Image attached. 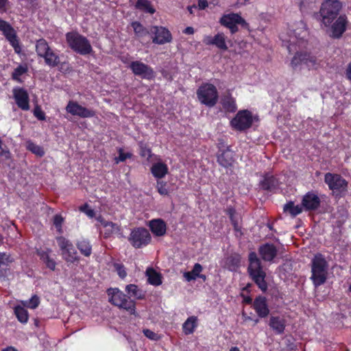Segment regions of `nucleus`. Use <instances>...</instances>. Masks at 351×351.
Wrapping results in <instances>:
<instances>
[{
	"instance_id": "obj_61",
	"label": "nucleus",
	"mask_w": 351,
	"mask_h": 351,
	"mask_svg": "<svg viewBox=\"0 0 351 351\" xmlns=\"http://www.w3.org/2000/svg\"><path fill=\"white\" fill-rule=\"evenodd\" d=\"M287 341L289 342V343H287V347L290 350H294L295 349V346L293 343H291L289 340Z\"/></svg>"
},
{
	"instance_id": "obj_31",
	"label": "nucleus",
	"mask_w": 351,
	"mask_h": 351,
	"mask_svg": "<svg viewBox=\"0 0 351 351\" xmlns=\"http://www.w3.org/2000/svg\"><path fill=\"white\" fill-rule=\"evenodd\" d=\"M43 58H44L45 64L50 67H56L60 62L59 55L51 49Z\"/></svg>"
},
{
	"instance_id": "obj_63",
	"label": "nucleus",
	"mask_w": 351,
	"mask_h": 351,
	"mask_svg": "<svg viewBox=\"0 0 351 351\" xmlns=\"http://www.w3.org/2000/svg\"><path fill=\"white\" fill-rule=\"evenodd\" d=\"M197 278L202 279L203 281H206V276L204 274H201L200 273H199Z\"/></svg>"
},
{
	"instance_id": "obj_23",
	"label": "nucleus",
	"mask_w": 351,
	"mask_h": 351,
	"mask_svg": "<svg viewBox=\"0 0 351 351\" xmlns=\"http://www.w3.org/2000/svg\"><path fill=\"white\" fill-rule=\"evenodd\" d=\"M152 232L156 237H162L167 232V224L162 219H152L149 223Z\"/></svg>"
},
{
	"instance_id": "obj_19",
	"label": "nucleus",
	"mask_w": 351,
	"mask_h": 351,
	"mask_svg": "<svg viewBox=\"0 0 351 351\" xmlns=\"http://www.w3.org/2000/svg\"><path fill=\"white\" fill-rule=\"evenodd\" d=\"M321 199L314 191L307 192L302 197L301 205L306 211H315L320 206Z\"/></svg>"
},
{
	"instance_id": "obj_9",
	"label": "nucleus",
	"mask_w": 351,
	"mask_h": 351,
	"mask_svg": "<svg viewBox=\"0 0 351 351\" xmlns=\"http://www.w3.org/2000/svg\"><path fill=\"white\" fill-rule=\"evenodd\" d=\"M128 240L133 247L139 249L147 246L151 243L152 236L149 230L145 228L137 227L131 230Z\"/></svg>"
},
{
	"instance_id": "obj_5",
	"label": "nucleus",
	"mask_w": 351,
	"mask_h": 351,
	"mask_svg": "<svg viewBox=\"0 0 351 351\" xmlns=\"http://www.w3.org/2000/svg\"><path fill=\"white\" fill-rule=\"evenodd\" d=\"M65 37L68 46L74 52L82 56L89 55L93 52L90 40L79 32H67Z\"/></svg>"
},
{
	"instance_id": "obj_52",
	"label": "nucleus",
	"mask_w": 351,
	"mask_h": 351,
	"mask_svg": "<svg viewBox=\"0 0 351 351\" xmlns=\"http://www.w3.org/2000/svg\"><path fill=\"white\" fill-rule=\"evenodd\" d=\"M80 210L86 213V215L90 217H93L95 215V211L93 209L88 208V204H84L80 207Z\"/></svg>"
},
{
	"instance_id": "obj_57",
	"label": "nucleus",
	"mask_w": 351,
	"mask_h": 351,
	"mask_svg": "<svg viewBox=\"0 0 351 351\" xmlns=\"http://www.w3.org/2000/svg\"><path fill=\"white\" fill-rule=\"evenodd\" d=\"M183 32L186 34H193L194 33V29L192 27H187L184 29Z\"/></svg>"
},
{
	"instance_id": "obj_25",
	"label": "nucleus",
	"mask_w": 351,
	"mask_h": 351,
	"mask_svg": "<svg viewBox=\"0 0 351 351\" xmlns=\"http://www.w3.org/2000/svg\"><path fill=\"white\" fill-rule=\"evenodd\" d=\"M241 255L237 253L231 254L225 259V267L230 271H236L241 265Z\"/></svg>"
},
{
	"instance_id": "obj_38",
	"label": "nucleus",
	"mask_w": 351,
	"mask_h": 351,
	"mask_svg": "<svg viewBox=\"0 0 351 351\" xmlns=\"http://www.w3.org/2000/svg\"><path fill=\"white\" fill-rule=\"evenodd\" d=\"M135 35L138 38H142L149 34V32L140 22L134 21L131 23Z\"/></svg>"
},
{
	"instance_id": "obj_46",
	"label": "nucleus",
	"mask_w": 351,
	"mask_h": 351,
	"mask_svg": "<svg viewBox=\"0 0 351 351\" xmlns=\"http://www.w3.org/2000/svg\"><path fill=\"white\" fill-rule=\"evenodd\" d=\"M119 156L115 157L114 161L116 164H119L121 162H124L127 158H130L132 156V154L128 152L124 153L122 148H119L118 150Z\"/></svg>"
},
{
	"instance_id": "obj_11",
	"label": "nucleus",
	"mask_w": 351,
	"mask_h": 351,
	"mask_svg": "<svg viewBox=\"0 0 351 351\" xmlns=\"http://www.w3.org/2000/svg\"><path fill=\"white\" fill-rule=\"evenodd\" d=\"M56 241L61 250L64 260L69 263H74L79 261L77 252L73 243L62 236L57 237Z\"/></svg>"
},
{
	"instance_id": "obj_7",
	"label": "nucleus",
	"mask_w": 351,
	"mask_h": 351,
	"mask_svg": "<svg viewBox=\"0 0 351 351\" xmlns=\"http://www.w3.org/2000/svg\"><path fill=\"white\" fill-rule=\"evenodd\" d=\"M197 96L201 104L212 108L216 105L219 95L217 88L212 84H202L197 90Z\"/></svg>"
},
{
	"instance_id": "obj_35",
	"label": "nucleus",
	"mask_w": 351,
	"mask_h": 351,
	"mask_svg": "<svg viewBox=\"0 0 351 351\" xmlns=\"http://www.w3.org/2000/svg\"><path fill=\"white\" fill-rule=\"evenodd\" d=\"M203 269L202 266L199 263H195L191 271H187L184 273V277L186 280L191 282L197 278L199 273Z\"/></svg>"
},
{
	"instance_id": "obj_59",
	"label": "nucleus",
	"mask_w": 351,
	"mask_h": 351,
	"mask_svg": "<svg viewBox=\"0 0 351 351\" xmlns=\"http://www.w3.org/2000/svg\"><path fill=\"white\" fill-rule=\"evenodd\" d=\"M250 0H237V5L238 6L245 5Z\"/></svg>"
},
{
	"instance_id": "obj_21",
	"label": "nucleus",
	"mask_w": 351,
	"mask_h": 351,
	"mask_svg": "<svg viewBox=\"0 0 351 351\" xmlns=\"http://www.w3.org/2000/svg\"><path fill=\"white\" fill-rule=\"evenodd\" d=\"M253 308L259 317L264 318L269 314L267 299L264 296L259 295L254 299Z\"/></svg>"
},
{
	"instance_id": "obj_4",
	"label": "nucleus",
	"mask_w": 351,
	"mask_h": 351,
	"mask_svg": "<svg viewBox=\"0 0 351 351\" xmlns=\"http://www.w3.org/2000/svg\"><path fill=\"white\" fill-rule=\"evenodd\" d=\"M311 276L310 279L315 288L324 285L327 279L328 264L321 254L315 255L311 262Z\"/></svg>"
},
{
	"instance_id": "obj_16",
	"label": "nucleus",
	"mask_w": 351,
	"mask_h": 351,
	"mask_svg": "<svg viewBox=\"0 0 351 351\" xmlns=\"http://www.w3.org/2000/svg\"><path fill=\"white\" fill-rule=\"evenodd\" d=\"M150 32L154 35L152 42L158 45H164L170 43L172 40L171 32L162 26H153Z\"/></svg>"
},
{
	"instance_id": "obj_62",
	"label": "nucleus",
	"mask_w": 351,
	"mask_h": 351,
	"mask_svg": "<svg viewBox=\"0 0 351 351\" xmlns=\"http://www.w3.org/2000/svg\"><path fill=\"white\" fill-rule=\"evenodd\" d=\"M143 156H145L146 155H148L149 156H150L151 155V150L149 149H145L144 151H143V153L142 154Z\"/></svg>"
},
{
	"instance_id": "obj_29",
	"label": "nucleus",
	"mask_w": 351,
	"mask_h": 351,
	"mask_svg": "<svg viewBox=\"0 0 351 351\" xmlns=\"http://www.w3.org/2000/svg\"><path fill=\"white\" fill-rule=\"evenodd\" d=\"M197 326V317L196 316H191L182 324V330L185 335H191L193 333Z\"/></svg>"
},
{
	"instance_id": "obj_34",
	"label": "nucleus",
	"mask_w": 351,
	"mask_h": 351,
	"mask_svg": "<svg viewBox=\"0 0 351 351\" xmlns=\"http://www.w3.org/2000/svg\"><path fill=\"white\" fill-rule=\"evenodd\" d=\"M51 49L47 40L44 38L38 39L36 43V51L37 55L43 58Z\"/></svg>"
},
{
	"instance_id": "obj_32",
	"label": "nucleus",
	"mask_w": 351,
	"mask_h": 351,
	"mask_svg": "<svg viewBox=\"0 0 351 351\" xmlns=\"http://www.w3.org/2000/svg\"><path fill=\"white\" fill-rule=\"evenodd\" d=\"M303 208L300 205H295L294 202L292 201L288 202L283 206V211L285 213H288L292 216L295 217L302 212Z\"/></svg>"
},
{
	"instance_id": "obj_55",
	"label": "nucleus",
	"mask_w": 351,
	"mask_h": 351,
	"mask_svg": "<svg viewBox=\"0 0 351 351\" xmlns=\"http://www.w3.org/2000/svg\"><path fill=\"white\" fill-rule=\"evenodd\" d=\"M207 0H198V8L199 10H204L208 7Z\"/></svg>"
},
{
	"instance_id": "obj_6",
	"label": "nucleus",
	"mask_w": 351,
	"mask_h": 351,
	"mask_svg": "<svg viewBox=\"0 0 351 351\" xmlns=\"http://www.w3.org/2000/svg\"><path fill=\"white\" fill-rule=\"evenodd\" d=\"M108 301L112 304L123 308L131 315H136L135 302L117 288H110L107 290Z\"/></svg>"
},
{
	"instance_id": "obj_51",
	"label": "nucleus",
	"mask_w": 351,
	"mask_h": 351,
	"mask_svg": "<svg viewBox=\"0 0 351 351\" xmlns=\"http://www.w3.org/2000/svg\"><path fill=\"white\" fill-rule=\"evenodd\" d=\"M34 115L40 121H44L46 119L45 112L39 106H36L34 109Z\"/></svg>"
},
{
	"instance_id": "obj_26",
	"label": "nucleus",
	"mask_w": 351,
	"mask_h": 351,
	"mask_svg": "<svg viewBox=\"0 0 351 351\" xmlns=\"http://www.w3.org/2000/svg\"><path fill=\"white\" fill-rule=\"evenodd\" d=\"M225 212L228 215L234 231L241 234V227L239 225L240 216L237 213L235 208L232 206H229L226 208Z\"/></svg>"
},
{
	"instance_id": "obj_42",
	"label": "nucleus",
	"mask_w": 351,
	"mask_h": 351,
	"mask_svg": "<svg viewBox=\"0 0 351 351\" xmlns=\"http://www.w3.org/2000/svg\"><path fill=\"white\" fill-rule=\"evenodd\" d=\"M40 258L45 263L47 267L52 271L55 270L56 263L47 253L43 252L40 256Z\"/></svg>"
},
{
	"instance_id": "obj_17",
	"label": "nucleus",
	"mask_w": 351,
	"mask_h": 351,
	"mask_svg": "<svg viewBox=\"0 0 351 351\" xmlns=\"http://www.w3.org/2000/svg\"><path fill=\"white\" fill-rule=\"evenodd\" d=\"M12 93L17 106L23 110H29V97L27 91L23 88L16 86L12 89Z\"/></svg>"
},
{
	"instance_id": "obj_22",
	"label": "nucleus",
	"mask_w": 351,
	"mask_h": 351,
	"mask_svg": "<svg viewBox=\"0 0 351 351\" xmlns=\"http://www.w3.org/2000/svg\"><path fill=\"white\" fill-rule=\"evenodd\" d=\"M217 161L221 167L225 168H229L232 166L234 162L233 154L229 147L219 151V154L217 156Z\"/></svg>"
},
{
	"instance_id": "obj_18",
	"label": "nucleus",
	"mask_w": 351,
	"mask_h": 351,
	"mask_svg": "<svg viewBox=\"0 0 351 351\" xmlns=\"http://www.w3.org/2000/svg\"><path fill=\"white\" fill-rule=\"evenodd\" d=\"M280 182L278 179L269 172L261 176L258 186L261 189L274 193L278 189Z\"/></svg>"
},
{
	"instance_id": "obj_20",
	"label": "nucleus",
	"mask_w": 351,
	"mask_h": 351,
	"mask_svg": "<svg viewBox=\"0 0 351 351\" xmlns=\"http://www.w3.org/2000/svg\"><path fill=\"white\" fill-rule=\"evenodd\" d=\"M208 45H215L222 51H226L228 46L226 43V36L223 33H218L215 36H206L203 40Z\"/></svg>"
},
{
	"instance_id": "obj_53",
	"label": "nucleus",
	"mask_w": 351,
	"mask_h": 351,
	"mask_svg": "<svg viewBox=\"0 0 351 351\" xmlns=\"http://www.w3.org/2000/svg\"><path fill=\"white\" fill-rule=\"evenodd\" d=\"M143 332L144 335L151 340H158V335L149 329H143Z\"/></svg>"
},
{
	"instance_id": "obj_33",
	"label": "nucleus",
	"mask_w": 351,
	"mask_h": 351,
	"mask_svg": "<svg viewBox=\"0 0 351 351\" xmlns=\"http://www.w3.org/2000/svg\"><path fill=\"white\" fill-rule=\"evenodd\" d=\"M146 274L147 276V281L150 285L158 286L162 284L161 275L156 272L154 269H147Z\"/></svg>"
},
{
	"instance_id": "obj_27",
	"label": "nucleus",
	"mask_w": 351,
	"mask_h": 351,
	"mask_svg": "<svg viewBox=\"0 0 351 351\" xmlns=\"http://www.w3.org/2000/svg\"><path fill=\"white\" fill-rule=\"evenodd\" d=\"M168 167L162 162L154 163L151 167V172L154 178L160 180L168 173Z\"/></svg>"
},
{
	"instance_id": "obj_30",
	"label": "nucleus",
	"mask_w": 351,
	"mask_h": 351,
	"mask_svg": "<svg viewBox=\"0 0 351 351\" xmlns=\"http://www.w3.org/2000/svg\"><path fill=\"white\" fill-rule=\"evenodd\" d=\"M76 246L80 253L86 257L90 256L92 254V245L88 239H82L77 241Z\"/></svg>"
},
{
	"instance_id": "obj_15",
	"label": "nucleus",
	"mask_w": 351,
	"mask_h": 351,
	"mask_svg": "<svg viewBox=\"0 0 351 351\" xmlns=\"http://www.w3.org/2000/svg\"><path fill=\"white\" fill-rule=\"evenodd\" d=\"M65 110L68 113L80 118H91L95 116V112L93 110L84 107L74 101H69Z\"/></svg>"
},
{
	"instance_id": "obj_13",
	"label": "nucleus",
	"mask_w": 351,
	"mask_h": 351,
	"mask_svg": "<svg viewBox=\"0 0 351 351\" xmlns=\"http://www.w3.org/2000/svg\"><path fill=\"white\" fill-rule=\"evenodd\" d=\"M324 182L332 191L341 193L347 191L348 182L339 174L326 173Z\"/></svg>"
},
{
	"instance_id": "obj_43",
	"label": "nucleus",
	"mask_w": 351,
	"mask_h": 351,
	"mask_svg": "<svg viewBox=\"0 0 351 351\" xmlns=\"http://www.w3.org/2000/svg\"><path fill=\"white\" fill-rule=\"evenodd\" d=\"M167 182L162 180H157L156 188L158 193L161 195H168L169 192L167 188Z\"/></svg>"
},
{
	"instance_id": "obj_41",
	"label": "nucleus",
	"mask_w": 351,
	"mask_h": 351,
	"mask_svg": "<svg viewBox=\"0 0 351 351\" xmlns=\"http://www.w3.org/2000/svg\"><path fill=\"white\" fill-rule=\"evenodd\" d=\"M27 149L40 157H42L45 155V151L43 148L40 145L33 143L32 141H29L27 142Z\"/></svg>"
},
{
	"instance_id": "obj_14",
	"label": "nucleus",
	"mask_w": 351,
	"mask_h": 351,
	"mask_svg": "<svg viewBox=\"0 0 351 351\" xmlns=\"http://www.w3.org/2000/svg\"><path fill=\"white\" fill-rule=\"evenodd\" d=\"M128 67L135 75L143 79L152 80L155 77L154 69L141 61H132Z\"/></svg>"
},
{
	"instance_id": "obj_50",
	"label": "nucleus",
	"mask_w": 351,
	"mask_h": 351,
	"mask_svg": "<svg viewBox=\"0 0 351 351\" xmlns=\"http://www.w3.org/2000/svg\"><path fill=\"white\" fill-rule=\"evenodd\" d=\"M114 267L121 278H124L127 276L125 268L123 264L115 263Z\"/></svg>"
},
{
	"instance_id": "obj_1",
	"label": "nucleus",
	"mask_w": 351,
	"mask_h": 351,
	"mask_svg": "<svg viewBox=\"0 0 351 351\" xmlns=\"http://www.w3.org/2000/svg\"><path fill=\"white\" fill-rule=\"evenodd\" d=\"M288 40H283L287 45V49L291 53L296 51L293 57L291 65L293 69L300 66H305L308 69H317L319 61L317 58L311 53L303 51L308 45V32L306 25L302 20H300L289 27Z\"/></svg>"
},
{
	"instance_id": "obj_54",
	"label": "nucleus",
	"mask_w": 351,
	"mask_h": 351,
	"mask_svg": "<svg viewBox=\"0 0 351 351\" xmlns=\"http://www.w3.org/2000/svg\"><path fill=\"white\" fill-rule=\"evenodd\" d=\"M106 232H104V237L108 238L109 237L112 233L116 232L119 233V232H117V230L112 228V227H108L106 228Z\"/></svg>"
},
{
	"instance_id": "obj_44",
	"label": "nucleus",
	"mask_w": 351,
	"mask_h": 351,
	"mask_svg": "<svg viewBox=\"0 0 351 351\" xmlns=\"http://www.w3.org/2000/svg\"><path fill=\"white\" fill-rule=\"evenodd\" d=\"M64 222V218L60 214H56L54 215L53 219V223L54 226L56 228L57 232L59 234L62 233V223Z\"/></svg>"
},
{
	"instance_id": "obj_47",
	"label": "nucleus",
	"mask_w": 351,
	"mask_h": 351,
	"mask_svg": "<svg viewBox=\"0 0 351 351\" xmlns=\"http://www.w3.org/2000/svg\"><path fill=\"white\" fill-rule=\"evenodd\" d=\"M40 304L39 297L34 295L29 300L25 302V306L29 308L34 309L38 306Z\"/></svg>"
},
{
	"instance_id": "obj_39",
	"label": "nucleus",
	"mask_w": 351,
	"mask_h": 351,
	"mask_svg": "<svg viewBox=\"0 0 351 351\" xmlns=\"http://www.w3.org/2000/svg\"><path fill=\"white\" fill-rule=\"evenodd\" d=\"M14 313L20 322L23 324L27 322L29 315L27 311L25 308L21 306H16L14 308Z\"/></svg>"
},
{
	"instance_id": "obj_64",
	"label": "nucleus",
	"mask_w": 351,
	"mask_h": 351,
	"mask_svg": "<svg viewBox=\"0 0 351 351\" xmlns=\"http://www.w3.org/2000/svg\"><path fill=\"white\" fill-rule=\"evenodd\" d=\"M2 351H17V350L12 347H9V348H7L6 349H4Z\"/></svg>"
},
{
	"instance_id": "obj_28",
	"label": "nucleus",
	"mask_w": 351,
	"mask_h": 351,
	"mask_svg": "<svg viewBox=\"0 0 351 351\" xmlns=\"http://www.w3.org/2000/svg\"><path fill=\"white\" fill-rule=\"evenodd\" d=\"M269 326L278 334H282L285 329V321L280 317H271Z\"/></svg>"
},
{
	"instance_id": "obj_48",
	"label": "nucleus",
	"mask_w": 351,
	"mask_h": 351,
	"mask_svg": "<svg viewBox=\"0 0 351 351\" xmlns=\"http://www.w3.org/2000/svg\"><path fill=\"white\" fill-rule=\"evenodd\" d=\"M13 259L10 255L5 253H0V269H4L3 267H7L9 263H12Z\"/></svg>"
},
{
	"instance_id": "obj_56",
	"label": "nucleus",
	"mask_w": 351,
	"mask_h": 351,
	"mask_svg": "<svg viewBox=\"0 0 351 351\" xmlns=\"http://www.w3.org/2000/svg\"><path fill=\"white\" fill-rule=\"evenodd\" d=\"M8 3V0H0V11L5 10Z\"/></svg>"
},
{
	"instance_id": "obj_3",
	"label": "nucleus",
	"mask_w": 351,
	"mask_h": 351,
	"mask_svg": "<svg viewBox=\"0 0 351 351\" xmlns=\"http://www.w3.org/2000/svg\"><path fill=\"white\" fill-rule=\"evenodd\" d=\"M258 252L261 258L255 252L249 253L247 270L250 278L265 293L267 291L268 285L265 280L266 272L261 261L273 263L277 256L278 249L273 243H266L258 247Z\"/></svg>"
},
{
	"instance_id": "obj_8",
	"label": "nucleus",
	"mask_w": 351,
	"mask_h": 351,
	"mask_svg": "<svg viewBox=\"0 0 351 351\" xmlns=\"http://www.w3.org/2000/svg\"><path fill=\"white\" fill-rule=\"evenodd\" d=\"M257 115L253 116L252 112L248 110H239L236 116L231 120L232 128L237 131H245L252 127L254 121H258Z\"/></svg>"
},
{
	"instance_id": "obj_45",
	"label": "nucleus",
	"mask_w": 351,
	"mask_h": 351,
	"mask_svg": "<svg viewBox=\"0 0 351 351\" xmlns=\"http://www.w3.org/2000/svg\"><path fill=\"white\" fill-rule=\"evenodd\" d=\"M97 220L103 226L104 228L112 227V228L117 230V232H121L120 226L112 221H108L105 220L101 216H99L97 218Z\"/></svg>"
},
{
	"instance_id": "obj_10",
	"label": "nucleus",
	"mask_w": 351,
	"mask_h": 351,
	"mask_svg": "<svg viewBox=\"0 0 351 351\" xmlns=\"http://www.w3.org/2000/svg\"><path fill=\"white\" fill-rule=\"evenodd\" d=\"M219 23L221 25L228 28L232 34H235L239 31L237 25H241L244 29H250V25L246 21L237 13H230L223 14L219 19Z\"/></svg>"
},
{
	"instance_id": "obj_24",
	"label": "nucleus",
	"mask_w": 351,
	"mask_h": 351,
	"mask_svg": "<svg viewBox=\"0 0 351 351\" xmlns=\"http://www.w3.org/2000/svg\"><path fill=\"white\" fill-rule=\"evenodd\" d=\"M221 104L226 112L233 113L237 110L236 99L230 93L221 97Z\"/></svg>"
},
{
	"instance_id": "obj_40",
	"label": "nucleus",
	"mask_w": 351,
	"mask_h": 351,
	"mask_svg": "<svg viewBox=\"0 0 351 351\" xmlns=\"http://www.w3.org/2000/svg\"><path fill=\"white\" fill-rule=\"evenodd\" d=\"M28 71L27 66L26 64H20L16 69H14V71L12 73V80L16 82H21L20 77L26 73Z\"/></svg>"
},
{
	"instance_id": "obj_58",
	"label": "nucleus",
	"mask_w": 351,
	"mask_h": 351,
	"mask_svg": "<svg viewBox=\"0 0 351 351\" xmlns=\"http://www.w3.org/2000/svg\"><path fill=\"white\" fill-rule=\"evenodd\" d=\"M346 76L351 81V62L348 64L346 69Z\"/></svg>"
},
{
	"instance_id": "obj_49",
	"label": "nucleus",
	"mask_w": 351,
	"mask_h": 351,
	"mask_svg": "<svg viewBox=\"0 0 351 351\" xmlns=\"http://www.w3.org/2000/svg\"><path fill=\"white\" fill-rule=\"evenodd\" d=\"M1 158L8 160L11 158V153L6 147H3V141L0 138V158Z\"/></svg>"
},
{
	"instance_id": "obj_36",
	"label": "nucleus",
	"mask_w": 351,
	"mask_h": 351,
	"mask_svg": "<svg viewBox=\"0 0 351 351\" xmlns=\"http://www.w3.org/2000/svg\"><path fill=\"white\" fill-rule=\"evenodd\" d=\"M125 291L131 297L141 300L144 298V293L141 291L136 285L130 284L126 286Z\"/></svg>"
},
{
	"instance_id": "obj_2",
	"label": "nucleus",
	"mask_w": 351,
	"mask_h": 351,
	"mask_svg": "<svg viewBox=\"0 0 351 351\" xmlns=\"http://www.w3.org/2000/svg\"><path fill=\"white\" fill-rule=\"evenodd\" d=\"M343 3L339 0H324L317 14V19L328 27V34L332 39H339L347 29L348 23L346 14H340Z\"/></svg>"
},
{
	"instance_id": "obj_37",
	"label": "nucleus",
	"mask_w": 351,
	"mask_h": 351,
	"mask_svg": "<svg viewBox=\"0 0 351 351\" xmlns=\"http://www.w3.org/2000/svg\"><path fill=\"white\" fill-rule=\"evenodd\" d=\"M135 6L137 9L143 10L146 13L154 14L156 12V10L148 0H138Z\"/></svg>"
},
{
	"instance_id": "obj_12",
	"label": "nucleus",
	"mask_w": 351,
	"mask_h": 351,
	"mask_svg": "<svg viewBox=\"0 0 351 351\" xmlns=\"http://www.w3.org/2000/svg\"><path fill=\"white\" fill-rule=\"evenodd\" d=\"M0 31L2 32L7 40L14 48V52L17 54L21 53V47L16 31L9 23L1 19Z\"/></svg>"
},
{
	"instance_id": "obj_60",
	"label": "nucleus",
	"mask_w": 351,
	"mask_h": 351,
	"mask_svg": "<svg viewBox=\"0 0 351 351\" xmlns=\"http://www.w3.org/2000/svg\"><path fill=\"white\" fill-rule=\"evenodd\" d=\"M197 6L195 5H190L187 7V10L189 12L190 14H193V10L196 9Z\"/></svg>"
}]
</instances>
